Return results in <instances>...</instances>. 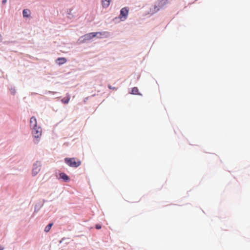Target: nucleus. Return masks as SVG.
<instances>
[{
    "label": "nucleus",
    "mask_w": 250,
    "mask_h": 250,
    "mask_svg": "<svg viewBox=\"0 0 250 250\" xmlns=\"http://www.w3.org/2000/svg\"><path fill=\"white\" fill-rule=\"evenodd\" d=\"M64 162L70 167H77L81 165V161L75 158H66L64 159Z\"/></svg>",
    "instance_id": "obj_1"
},
{
    "label": "nucleus",
    "mask_w": 250,
    "mask_h": 250,
    "mask_svg": "<svg viewBox=\"0 0 250 250\" xmlns=\"http://www.w3.org/2000/svg\"><path fill=\"white\" fill-rule=\"evenodd\" d=\"M168 0H159L158 5H154L152 9H150V12L154 14L158 12L161 8H162L168 3Z\"/></svg>",
    "instance_id": "obj_2"
},
{
    "label": "nucleus",
    "mask_w": 250,
    "mask_h": 250,
    "mask_svg": "<svg viewBox=\"0 0 250 250\" xmlns=\"http://www.w3.org/2000/svg\"><path fill=\"white\" fill-rule=\"evenodd\" d=\"M32 133L33 137L35 138H39L42 134V129L40 126H37L31 128Z\"/></svg>",
    "instance_id": "obj_3"
},
{
    "label": "nucleus",
    "mask_w": 250,
    "mask_h": 250,
    "mask_svg": "<svg viewBox=\"0 0 250 250\" xmlns=\"http://www.w3.org/2000/svg\"><path fill=\"white\" fill-rule=\"evenodd\" d=\"M42 164L40 162H36L34 164L32 171V174L33 176H36L41 170Z\"/></svg>",
    "instance_id": "obj_4"
},
{
    "label": "nucleus",
    "mask_w": 250,
    "mask_h": 250,
    "mask_svg": "<svg viewBox=\"0 0 250 250\" xmlns=\"http://www.w3.org/2000/svg\"><path fill=\"white\" fill-rule=\"evenodd\" d=\"M128 11V8L127 7H124L121 10L120 18L122 21H125L126 19Z\"/></svg>",
    "instance_id": "obj_5"
},
{
    "label": "nucleus",
    "mask_w": 250,
    "mask_h": 250,
    "mask_svg": "<svg viewBox=\"0 0 250 250\" xmlns=\"http://www.w3.org/2000/svg\"><path fill=\"white\" fill-rule=\"evenodd\" d=\"M100 34L101 35L102 34L101 32H93L86 34L83 36V41H86L90 40L92 38L95 37L97 35Z\"/></svg>",
    "instance_id": "obj_6"
},
{
    "label": "nucleus",
    "mask_w": 250,
    "mask_h": 250,
    "mask_svg": "<svg viewBox=\"0 0 250 250\" xmlns=\"http://www.w3.org/2000/svg\"><path fill=\"white\" fill-rule=\"evenodd\" d=\"M30 126L31 129L34 127H37V119L35 117H32L30 118Z\"/></svg>",
    "instance_id": "obj_7"
},
{
    "label": "nucleus",
    "mask_w": 250,
    "mask_h": 250,
    "mask_svg": "<svg viewBox=\"0 0 250 250\" xmlns=\"http://www.w3.org/2000/svg\"><path fill=\"white\" fill-rule=\"evenodd\" d=\"M67 62V60L66 58L62 57V58H59L56 60V62L59 64L61 65L62 64L65 63Z\"/></svg>",
    "instance_id": "obj_8"
},
{
    "label": "nucleus",
    "mask_w": 250,
    "mask_h": 250,
    "mask_svg": "<svg viewBox=\"0 0 250 250\" xmlns=\"http://www.w3.org/2000/svg\"><path fill=\"white\" fill-rule=\"evenodd\" d=\"M60 178L62 179L64 182L69 181V177L64 173H61L60 174Z\"/></svg>",
    "instance_id": "obj_9"
},
{
    "label": "nucleus",
    "mask_w": 250,
    "mask_h": 250,
    "mask_svg": "<svg viewBox=\"0 0 250 250\" xmlns=\"http://www.w3.org/2000/svg\"><path fill=\"white\" fill-rule=\"evenodd\" d=\"M111 0H102V3L104 8H107L110 5Z\"/></svg>",
    "instance_id": "obj_10"
},
{
    "label": "nucleus",
    "mask_w": 250,
    "mask_h": 250,
    "mask_svg": "<svg viewBox=\"0 0 250 250\" xmlns=\"http://www.w3.org/2000/svg\"><path fill=\"white\" fill-rule=\"evenodd\" d=\"M70 99V96L67 94V96L62 99V102L65 104H67L69 103Z\"/></svg>",
    "instance_id": "obj_11"
},
{
    "label": "nucleus",
    "mask_w": 250,
    "mask_h": 250,
    "mask_svg": "<svg viewBox=\"0 0 250 250\" xmlns=\"http://www.w3.org/2000/svg\"><path fill=\"white\" fill-rule=\"evenodd\" d=\"M22 14H23V16L24 17L27 18L30 15L31 12H30V11L29 9H24L23 10Z\"/></svg>",
    "instance_id": "obj_12"
},
{
    "label": "nucleus",
    "mask_w": 250,
    "mask_h": 250,
    "mask_svg": "<svg viewBox=\"0 0 250 250\" xmlns=\"http://www.w3.org/2000/svg\"><path fill=\"white\" fill-rule=\"evenodd\" d=\"M138 89L137 87H134L132 88L131 94H140L139 93Z\"/></svg>",
    "instance_id": "obj_13"
},
{
    "label": "nucleus",
    "mask_w": 250,
    "mask_h": 250,
    "mask_svg": "<svg viewBox=\"0 0 250 250\" xmlns=\"http://www.w3.org/2000/svg\"><path fill=\"white\" fill-rule=\"evenodd\" d=\"M53 224L52 223H49L47 226H46L44 229V231L46 232H48L50 230L51 227L53 226Z\"/></svg>",
    "instance_id": "obj_14"
},
{
    "label": "nucleus",
    "mask_w": 250,
    "mask_h": 250,
    "mask_svg": "<svg viewBox=\"0 0 250 250\" xmlns=\"http://www.w3.org/2000/svg\"><path fill=\"white\" fill-rule=\"evenodd\" d=\"M108 87L110 89H113V90H117V88L115 87H112V86H111L110 85H108Z\"/></svg>",
    "instance_id": "obj_15"
},
{
    "label": "nucleus",
    "mask_w": 250,
    "mask_h": 250,
    "mask_svg": "<svg viewBox=\"0 0 250 250\" xmlns=\"http://www.w3.org/2000/svg\"><path fill=\"white\" fill-rule=\"evenodd\" d=\"M95 228H96V229H99L101 228V226L99 224H97L96 225Z\"/></svg>",
    "instance_id": "obj_16"
},
{
    "label": "nucleus",
    "mask_w": 250,
    "mask_h": 250,
    "mask_svg": "<svg viewBox=\"0 0 250 250\" xmlns=\"http://www.w3.org/2000/svg\"><path fill=\"white\" fill-rule=\"evenodd\" d=\"M6 2V0H3L2 1V2L3 3H5Z\"/></svg>",
    "instance_id": "obj_17"
},
{
    "label": "nucleus",
    "mask_w": 250,
    "mask_h": 250,
    "mask_svg": "<svg viewBox=\"0 0 250 250\" xmlns=\"http://www.w3.org/2000/svg\"><path fill=\"white\" fill-rule=\"evenodd\" d=\"M39 142V140L37 139L36 141H35V143H38Z\"/></svg>",
    "instance_id": "obj_18"
},
{
    "label": "nucleus",
    "mask_w": 250,
    "mask_h": 250,
    "mask_svg": "<svg viewBox=\"0 0 250 250\" xmlns=\"http://www.w3.org/2000/svg\"><path fill=\"white\" fill-rule=\"evenodd\" d=\"M3 248L0 246V250H3Z\"/></svg>",
    "instance_id": "obj_19"
}]
</instances>
